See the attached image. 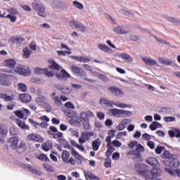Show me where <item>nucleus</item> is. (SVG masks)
I'll return each instance as SVG.
<instances>
[{
	"label": "nucleus",
	"instance_id": "nucleus-3",
	"mask_svg": "<svg viewBox=\"0 0 180 180\" xmlns=\"http://www.w3.org/2000/svg\"><path fill=\"white\" fill-rule=\"evenodd\" d=\"M136 174L144 176L145 180H151V176L148 174L150 173V169L148 165L144 163H136L134 166Z\"/></svg>",
	"mask_w": 180,
	"mask_h": 180
},
{
	"label": "nucleus",
	"instance_id": "nucleus-19",
	"mask_svg": "<svg viewBox=\"0 0 180 180\" xmlns=\"http://www.w3.org/2000/svg\"><path fill=\"white\" fill-rule=\"evenodd\" d=\"M51 98L53 101H54V103L56 106H61V96H60L58 91L52 93Z\"/></svg>",
	"mask_w": 180,
	"mask_h": 180
},
{
	"label": "nucleus",
	"instance_id": "nucleus-10",
	"mask_svg": "<svg viewBox=\"0 0 180 180\" xmlns=\"http://www.w3.org/2000/svg\"><path fill=\"white\" fill-rule=\"evenodd\" d=\"M163 164L167 167H174V168H178V167H179V160L176 159L175 155H173L169 160H163Z\"/></svg>",
	"mask_w": 180,
	"mask_h": 180
},
{
	"label": "nucleus",
	"instance_id": "nucleus-29",
	"mask_svg": "<svg viewBox=\"0 0 180 180\" xmlns=\"http://www.w3.org/2000/svg\"><path fill=\"white\" fill-rule=\"evenodd\" d=\"M98 49L103 53H112V50L109 46H106L105 44H98Z\"/></svg>",
	"mask_w": 180,
	"mask_h": 180
},
{
	"label": "nucleus",
	"instance_id": "nucleus-20",
	"mask_svg": "<svg viewBox=\"0 0 180 180\" xmlns=\"http://www.w3.org/2000/svg\"><path fill=\"white\" fill-rule=\"evenodd\" d=\"M119 58H121L124 63H131L133 61V57L129 55V53H122L118 56Z\"/></svg>",
	"mask_w": 180,
	"mask_h": 180
},
{
	"label": "nucleus",
	"instance_id": "nucleus-21",
	"mask_svg": "<svg viewBox=\"0 0 180 180\" xmlns=\"http://www.w3.org/2000/svg\"><path fill=\"white\" fill-rule=\"evenodd\" d=\"M52 5H53L54 8H56V9H64L65 0H53Z\"/></svg>",
	"mask_w": 180,
	"mask_h": 180
},
{
	"label": "nucleus",
	"instance_id": "nucleus-54",
	"mask_svg": "<svg viewBox=\"0 0 180 180\" xmlns=\"http://www.w3.org/2000/svg\"><path fill=\"white\" fill-rule=\"evenodd\" d=\"M58 55L60 57H65L66 54H72L71 50L69 51H57Z\"/></svg>",
	"mask_w": 180,
	"mask_h": 180
},
{
	"label": "nucleus",
	"instance_id": "nucleus-32",
	"mask_svg": "<svg viewBox=\"0 0 180 180\" xmlns=\"http://www.w3.org/2000/svg\"><path fill=\"white\" fill-rule=\"evenodd\" d=\"M84 176L87 180H99L101 179L98 176H95L91 172H84Z\"/></svg>",
	"mask_w": 180,
	"mask_h": 180
},
{
	"label": "nucleus",
	"instance_id": "nucleus-6",
	"mask_svg": "<svg viewBox=\"0 0 180 180\" xmlns=\"http://www.w3.org/2000/svg\"><path fill=\"white\" fill-rule=\"evenodd\" d=\"M13 72L18 75H22L23 77H29L32 75V69L27 66H16L13 70H10L8 74H13Z\"/></svg>",
	"mask_w": 180,
	"mask_h": 180
},
{
	"label": "nucleus",
	"instance_id": "nucleus-16",
	"mask_svg": "<svg viewBox=\"0 0 180 180\" xmlns=\"http://www.w3.org/2000/svg\"><path fill=\"white\" fill-rule=\"evenodd\" d=\"M19 143V139L17 136H13L8 140V145L10 148L16 150L18 148V143Z\"/></svg>",
	"mask_w": 180,
	"mask_h": 180
},
{
	"label": "nucleus",
	"instance_id": "nucleus-38",
	"mask_svg": "<svg viewBox=\"0 0 180 180\" xmlns=\"http://www.w3.org/2000/svg\"><path fill=\"white\" fill-rule=\"evenodd\" d=\"M41 147L44 151H50L53 147V143L50 141L44 142L42 143Z\"/></svg>",
	"mask_w": 180,
	"mask_h": 180
},
{
	"label": "nucleus",
	"instance_id": "nucleus-44",
	"mask_svg": "<svg viewBox=\"0 0 180 180\" xmlns=\"http://www.w3.org/2000/svg\"><path fill=\"white\" fill-rule=\"evenodd\" d=\"M0 134H1L3 137H6L8 134V127L4 124H0Z\"/></svg>",
	"mask_w": 180,
	"mask_h": 180
},
{
	"label": "nucleus",
	"instance_id": "nucleus-41",
	"mask_svg": "<svg viewBox=\"0 0 180 180\" xmlns=\"http://www.w3.org/2000/svg\"><path fill=\"white\" fill-rule=\"evenodd\" d=\"M61 158L63 162H68V158H70V152L67 150H63Z\"/></svg>",
	"mask_w": 180,
	"mask_h": 180
},
{
	"label": "nucleus",
	"instance_id": "nucleus-26",
	"mask_svg": "<svg viewBox=\"0 0 180 180\" xmlns=\"http://www.w3.org/2000/svg\"><path fill=\"white\" fill-rule=\"evenodd\" d=\"M112 32H115V33H117V34H126L129 33V31H127V30H124L123 27L120 25H117L115 27L112 29Z\"/></svg>",
	"mask_w": 180,
	"mask_h": 180
},
{
	"label": "nucleus",
	"instance_id": "nucleus-63",
	"mask_svg": "<svg viewBox=\"0 0 180 180\" xmlns=\"http://www.w3.org/2000/svg\"><path fill=\"white\" fill-rule=\"evenodd\" d=\"M8 18V19H10L11 22H12V23L16 22V16L15 15H12L11 14H8L6 16V18Z\"/></svg>",
	"mask_w": 180,
	"mask_h": 180
},
{
	"label": "nucleus",
	"instance_id": "nucleus-42",
	"mask_svg": "<svg viewBox=\"0 0 180 180\" xmlns=\"http://www.w3.org/2000/svg\"><path fill=\"white\" fill-rule=\"evenodd\" d=\"M72 6L74 8H76V9H79V11H82V9H84V4L77 0L72 1Z\"/></svg>",
	"mask_w": 180,
	"mask_h": 180
},
{
	"label": "nucleus",
	"instance_id": "nucleus-15",
	"mask_svg": "<svg viewBox=\"0 0 180 180\" xmlns=\"http://www.w3.org/2000/svg\"><path fill=\"white\" fill-rule=\"evenodd\" d=\"M48 63L50 64L49 66V70H52V71H60L62 70L61 65H58L54 59L48 60Z\"/></svg>",
	"mask_w": 180,
	"mask_h": 180
},
{
	"label": "nucleus",
	"instance_id": "nucleus-30",
	"mask_svg": "<svg viewBox=\"0 0 180 180\" xmlns=\"http://www.w3.org/2000/svg\"><path fill=\"white\" fill-rule=\"evenodd\" d=\"M101 144H102V141L99 138H97L92 142V148L94 151H98L99 150V147H101Z\"/></svg>",
	"mask_w": 180,
	"mask_h": 180
},
{
	"label": "nucleus",
	"instance_id": "nucleus-23",
	"mask_svg": "<svg viewBox=\"0 0 180 180\" xmlns=\"http://www.w3.org/2000/svg\"><path fill=\"white\" fill-rule=\"evenodd\" d=\"M71 57L73 58V60L79 61V63H89V61H91V58L88 56H75Z\"/></svg>",
	"mask_w": 180,
	"mask_h": 180
},
{
	"label": "nucleus",
	"instance_id": "nucleus-24",
	"mask_svg": "<svg viewBox=\"0 0 180 180\" xmlns=\"http://www.w3.org/2000/svg\"><path fill=\"white\" fill-rule=\"evenodd\" d=\"M70 152H71L72 157L76 158V160H78L79 162H82V161H84V157H82V155H79V153H78V152H77V150H75V149L74 148H70Z\"/></svg>",
	"mask_w": 180,
	"mask_h": 180
},
{
	"label": "nucleus",
	"instance_id": "nucleus-59",
	"mask_svg": "<svg viewBox=\"0 0 180 180\" xmlns=\"http://www.w3.org/2000/svg\"><path fill=\"white\" fill-rule=\"evenodd\" d=\"M9 131L13 136H15V134H18V133H19V130L15 127H11L9 129Z\"/></svg>",
	"mask_w": 180,
	"mask_h": 180
},
{
	"label": "nucleus",
	"instance_id": "nucleus-55",
	"mask_svg": "<svg viewBox=\"0 0 180 180\" xmlns=\"http://www.w3.org/2000/svg\"><path fill=\"white\" fill-rule=\"evenodd\" d=\"M34 72L35 75H43L44 69L40 68H35L34 69Z\"/></svg>",
	"mask_w": 180,
	"mask_h": 180
},
{
	"label": "nucleus",
	"instance_id": "nucleus-58",
	"mask_svg": "<svg viewBox=\"0 0 180 180\" xmlns=\"http://www.w3.org/2000/svg\"><path fill=\"white\" fill-rule=\"evenodd\" d=\"M126 136H127V131H125L120 132L117 134L116 139H117L118 140H120L123 139V137H126Z\"/></svg>",
	"mask_w": 180,
	"mask_h": 180
},
{
	"label": "nucleus",
	"instance_id": "nucleus-31",
	"mask_svg": "<svg viewBox=\"0 0 180 180\" xmlns=\"http://www.w3.org/2000/svg\"><path fill=\"white\" fill-rule=\"evenodd\" d=\"M0 99H4L5 102H9L10 101H13L15 99L14 95L8 96L5 93L0 92Z\"/></svg>",
	"mask_w": 180,
	"mask_h": 180
},
{
	"label": "nucleus",
	"instance_id": "nucleus-18",
	"mask_svg": "<svg viewBox=\"0 0 180 180\" xmlns=\"http://www.w3.org/2000/svg\"><path fill=\"white\" fill-rule=\"evenodd\" d=\"M161 174H162V170L160 169V167H153V169L150 172L148 175H150L152 178H155V176H161Z\"/></svg>",
	"mask_w": 180,
	"mask_h": 180
},
{
	"label": "nucleus",
	"instance_id": "nucleus-40",
	"mask_svg": "<svg viewBox=\"0 0 180 180\" xmlns=\"http://www.w3.org/2000/svg\"><path fill=\"white\" fill-rule=\"evenodd\" d=\"M149 129L152 131L157 130V129H162V125L158 122H153L149 126Z\"/></svg>",
	"mask_w": 180,
	"mask_h": 180
},
{
	"label": "nucleus",
	"instance_id": "nucleus-4",
	"mask_svg": "<svg viewBox=\"0 0 180 180\" xmlns=\"http://www.w3.org/2000/svg\"><path fill=\"white\" fill-rule=\"evenodd\" d=\"M100 104H101L102 106H108L110 108H112V106H116L117 108H120L121 109H126V108L127 109H131V104H126L124 103H122L117 101H109L105 98L101 99Z\"/></svg>",
	"mask_w": 180,
	"mask_h": 180
},
{
	"label": "nucleus",
	"instance_id": "nucleus-36",
	"mask_svg": "<svg viewBox=\"0 0 180 180\" xmlns=\"http://www.w3.org/2000/svg\"><path fill=\"white\" fill-rule=\"evenodd\" d=\"M25 39L20 37H14L10 39V41L12 44H20Z\"/></svg>",
	"mask_w": 180,
	"mask_h": 180
},
{
	"label": "nucleus",
	"instance_id": "nucleus-13",
	"mask_svg": "<svg viewBox=\"0 0 180 180\" xmlns=\"http://www.w3.org/2000/svg\"><path fill=\"white\" fill-rule=\"evenodd\" d=\"M131 119L126 118L122 120L120 124L116 127V129L118 130V131H122V130H124L129 124H131Z\"/></svg>",
	"mask_w": 180,
	"mask_h": 180
},
{
	"label": "nucleus",
	"instance_id": "nucleus-7",
	"mask_svg": "<svg viewBox=\"0 0 180 180\" xmlns=\"http://www.w3.org/2000/svg\"><path fill=\"white\" fill-rule=\"evenodd\" d=\"M31 5L33 10L37 12L38 16H41V18H47V13L46 12V8L44 6L36 1L32 2Z\"/></svg>",
	"mask_w": 180,
	"mask_h": 180
},
{
	"label": "nucleus",
	"instance_id": "nucleus-64",
	"mask_svg": "<svg viewBox=\"0 0 180 180\" xmlns=\"http://www.w3.org/2000/svg\"><path fill=\"white\" fill-rule=\"evenodd\" d=\"M164 120L166 122H175V117H165Z\"/></svg>",
	"mask_w": 180,
	"mask_h": 180
},
{
	"label": "nucleus",
	"instance_id": "nucleus-14",
	"mask_svg": "<svg viewBox=\"0 0 180 180\" xmlns=\"http://www.w3.org/2000/svg\"><path fill=\"white\" fill-rule=\"evenodd\" d=\"M4 67H6V68H13L15 70V67H16V60L15 58H8L6 59L2 63Z\"/></svg>",
	"mask_w": 180,
	"mask_h": 180
},
{
	"label": "nucleus",
	"instance_id": "nucleus-33",
	"mask_svg": "<svg viewBox=\"0 0 180 180\" xmlns=\"http://www.w3.org/2000/svg\"><path fill=\"white\" fill-rule=\"evenodd\" d=\"M108 136H107L105 141L107 143H111L112 139H113L116 136V130L111 129L108 131Z\"/></svg>",
	"mask_w": 180,
	"mask_h": 180
},
{
	"label": "nucleus",
	"instance_id": "nucleus-1",
	"mask_svg": "<svg viewBox=\"0 0 180 180\" xmlns=\"http://www.w3.org/2000/svg\"><path fill=\"white\" fill-rule=\"evenodd\" d=\"M129 148H130L129 154L131 155H134L136 158H140L141 157V153L146 151L144 146L141 143H139L137 141H133L128 145Z\"/></svg>",
	"mask_w": 180,
	"mask_h": 180
},
{
	"label": "nucleus",
	"instance_id": "nucleus-49",
	"mask_svg": "<svg viewBox=\"0 0 180 180\" xmlns=\"http://www.w3.org/2000/svg\"><path fill=\"white\" fill-rule=\"evenodd\" d=\"M165 171L171 176H176V175L175 169H172L171 167H165Z\"/></svg>",
	"mask_w": 180,
	"mask_h": 180
},
{
	"label": "nucleus",
	"instance_id": "nucleus-5",
	"mask_svg": "<svg viewBox=\"0 0 180 180\" xmlns=\"http://www.w3.org/2000/svg\"><path fill=\"white\" fill-rule=\"evenodd\" d=\"M70 71H72L75 75L80 77V78L84 79V81H87L88 82H95V80L88 78L86 72H85V71H84V70L81 68L77 67L76 65H72L70 68Z\"/></svg>",
	"mask_w": 180,
	"mask_h": 180
},
{
	"label": "nucleus",
	"instance_id": "nucleus-34",
	"mask_svg": "<svg viewBox=\"0 0 180 180\" xmlns=\"http://www.w3.org/2000/svg\"><path fill=\"white\" fill-rule=\"evenodd\" d=\"M35 158H37V160H39L40 161H43L44 162H50V159L47 155H46L44 153H41L40 155H34Z\"/></svg>",
	"mask_w": 180,
	"mask_h": 180
},
{
	"label": "nucleus",
	"instance_id": "nucleus-50",
	"mask_svg": "<svg viewBox=\"0 0 180 180\" xmlns=\"http://www.w3.org/2000/svg\"><path fill=\"white\" fill-rule=\"evenodd\" d=\"M60 89L62 94H65L66 95L71 94V89L68 88L67 86H61Z\"/></svg>",
	"mask_w": 180,
	"mask_h": 180
},
{
	"label": "nucleus",
	"instance_id": "nucleus-2",
	"mask_svg": "<svg viewBox=\"0 0 180 180\" xmlns=\"http://www.w3.org/2000/svg\"><path fill=\"white\" fill-rule=\"evenodd\" d=\"M95 116L93 112L87 111L82 112L79 115V118H77V122L82 123L84 130H89L91 129V124H89V117H94Z\"/></svg>",
	"mask_w": 180,
	"mask_h": 180
},
{
	"label": "nucleus",
	"instance_id": "nucleus-57",
	"mask_svg": "<svg viewBox=\"0 0 180 180\" xmlns=\"http://www.w3.org/2000/svg\"><path fill=\"white\" fill-rule=\"evenodd\" d=\"M76 29H78L79 30V32H85V25H84V24L81 23V22H77V25L76 26Z\"/></svg>",
	"mask_w": 180,
	"mask_h": 180
},
{
	"label": "nucleus",
	"instance_id": "nucleus-56",
	"mask_svg": "<svg viewBox=\"0 0 180 180\" xmlns=\"http://www.w3.org/2000/svg\"><path fill=\"white\" fill-rule=\"evenodd\" d=\"M128 37L129 39V40H132V41H136V40H138V37H136V34H134V32H130L128 34Z\"/></svg>",
	"mask_w": 180,
	"mask_h": 180
},
{
	"label": "nucleus",
	"instance_id": "nucleus-27",
	"mask_svg": "<svg viewBox=\"0 0 180 180\" xmlns=\"http://www.w3.org/2000/svg\"><path fill=\"white\" fill-rule=\"evenodd\" d=\"M65 116H68V117H70V119H75L76 122L77 119H79V116L78 117L77 115V112L75 111H71L70 110H66L65 112Z\"/></svg>",
	"mask_w": 180,
	"mask_h": 180
},
{
	"label": "nucleus",
	"instance_id": "nucleus-46",
	"mask_svg": "<svg viewBox=\"0 0 180 180\" xmlns=\"http://www.w3.org/2000/svg\"><path fill=\"white\" fill-rule=\"evenodd\" d=\"M43 74L46 75V77H54V71L50 70L49 68L44 69Z\"/></svg>",
	"mask_w": 180,
	"mask_h": 180
},
{
	"label": "nucleus",
	"instance_id": "nucleus-12",
	"mask_svg": "<svg viewBox=\"0 0 180 180\" xmlns=\"http://www.w3.org/2000/svg\"><path fill=\"white\" fill-rule=\"evenodd\" d=\"M27 139L29 141H35L37 143H43V141H44V138H43L41 135L36 133L28 134Z\"/></svg>",
	"mask_w": 180,
	"mask_h": 180
},
{
	"label": "nucleus",
	"instance_id": "nucleus-60",
	"mask_svg": "<svg viewBox=\"0 0 180 180\" xmlns=\"http://www.w3.org/2000/svg\"><path fill=\"white\" fill-rule=\"evenodd\" d=\"M117 87H115V86H111L108 88V92H110V94H112V95H115L116 96V93L117 92Z\"/></svg>",
	"mask_w": 180,
	"mask_h": 180
},
{
	"label": "nucleus",
	"instance_id": "nucleus-22",
	"mask_svg": "<svg viewBox=\"0 0 180 180\" xmlns=\"http://www.w3.org/2000/svg\"><path fill=\"white\" fill-rule=\"evenodd\" d=\"M19 99L23 103H29L32 101V96L29 94H20Z\"/></svg>",
	"mask_w": 180,
	"mask_h": 180
},
{
	"label": "nucleus",
	"instance_id": "nucleus-8",
	"mask_svg": "<svg viewBox=\"0 0 180 180\" xmlns=\"http://www.w3.org/2000/svg\"><path fill=\"white\" fill-rule=\"evenodd\" d=\"M94 134H94L93 131H82L80 135V137L79 138V144L85 143L87 141V140H89V139H91V137H94Z\"/></svg>",
	"mask_w": 180,
	"mask_h": 180
},
{
	"label": "nucleus",
	"instance_id": "nucleus-35",
	"mask_svg": "<svg viewBox=\"0 0 180 180\" xmlns=\"http://www.w3.org/2000/svg\"><path fill=\"white\" fill-rule=\"evenodd\" d=\"M147 164L149 165H155V167H160V162L155 158H148L146 159Z\"/></svg>",
	"mask_w": 180,
	"mask_h": 180
},
{
	"label": "nucleus",
	"instance_id": "nucleus-17",
	"mask_svg": "<svg viewBox=\"0 0 180 180\" xmlns=\"http://www.w3.org/2000/svg\"><path fill=\"white\" fill-rule=\"evenodd\" d=\"M60 72V74L55 73L56 77V78H58V79H63V81H67V79H68V78L71 77L70 73H68V72L64 69H61Z\"/></svg>",
	"mask_w": 180,
	"mask_h": 180
},
{
	"label": "nucleus",
	"instance_id": "nucleus-43",
	"mask_svg": "<svg viewBox=\"0 0 180 180\" xmlns=\"http://www.w3.org/2000/svg\"><path fill=\"white\" fill-rule=\"evenodd\" d=\"M115 151V148H113V146H112L111 142H108L107 143V151H106V156L110 157V154Z\"/></svg>",
	"mask_w": 180,
	"mask_h": 180
},
{
	"label": "nucleus",
	"instance_id": "nucleus-51",
	"mask_svg": "<svg viewBox=\"0 0 180 180\" xmlns=\"http://www.w3.org/2000/svg\"><path fill=\"white\" fill-rule=\"evenodd\" d=\"M121 115H124V117H130V116H133V112L130 110H121Z\"/></svg>",
	"mask_w": 180,
	"mask_h": 180
},
{
	"label": "nucleus",
	"instance_id": "nucleus-11",
	"mask_svg": "<svg viewBox=\"0 0 180 180\" xmlns=\"http://www.w3.org/2000/svg\"><path fill=\"white\" fill-rule=\"evenodd\" d=\"M36 103L39 106H42L46 109H50V105L49 104V101L47 98L43 96H41L35 99Z\"/></svg>",
	"mask_w": 180,
	"mask_h": 180
},
{
	"label": "nucleus",
	"instance_id": "nucleus-9",
	"mask_svg": "<svg viewBox=\"0 0 180 180\" xmlns=\"http://www.w3.org/2000/svg\"><path fill=\"white\" fill-rule=\"evenodd\" d=\"M11 75H6L5 73H0V85L3 86H9L12 84L11 82Z\"/></svg>",
	"mask_w": 180,
	"mask_h": 180
},
{
	"label": "nucleus",
	"instance_id": "nucleus-25",
	"mask_svg": "<svg viewBox=\"0 0 180 180\" xmlns=\"http://www.w3.org/2000/svg\"><path fill=\"white\" fill-rule=\"evenodd\" d=\"M142 60L145 64H147V65H150L151 67L157 65V60L153 59L150 57H143L142 58Z\"/></svg>",
	"mask_w": 180,
	"mask_h": 180
},
{
	"label": "nucleus",
	"instance_id": "nucleus-48",
	"mask_svg": "<svg viewBox=\"0 0 180 180\" xmlns=\"http://www.w3.org/2000/svg\"><path fill=\"white\" fill-rule=\"evenodd\" d=\"M30 82H32L33 84H44L45 81L43 79L32 77L30 79Z\"/></svg>",
	"mask_w": 180,
	"mask_h": 180
},
{
	"label": "nucleus",
	"instance_id": "nucleus-45",
	"mask_svg": "<svg viewBox=\"0 0 180 180\" xmlns=\"http://www.w3.org/2000/svg\"><path fill=\"white\" fill-rule=\"evenodd\" d=\"M174 155H172L169 153V151L168 150H165L162 154V157L163 158H165V160H163V161H169V160L172 158V157Z\"/></svg>",
	"mask_w": 180,
	"mask_h": 180
},
{
	"label": "nucleus",
	"instance_id": "nucleus-47",
	"mask_svg": "<svg viewBox=\"0 0 180 180\" xmlns=\"http://www.w3.org/2000/svg\"><path fill=\"white\" fill-rule=\"evenodd\" d=\"M18 153H25L26 151V143L21 141L18 147Z\"/></svg>",
	"mask_w": 180,
	"mask_h": 180
},
{
	"label": "nucleus",
	"instance_id": "nucleus-62",
	"mask_svg": "<svg viewBox=\"0 0 180 180\" xmlns=\"http://www.w3.org/2000/svg\"><path fill=\"white\" fill-rule=\"evenodd\" d=\"M9 13H12L13 15H18L19 13V11H18L15 8H11L7 9Z\"/></svg>",
	"mask_w": 180,
	"mask_h": 180
},
{
	"label": "nucleus",
	"instance_id": "nucleus-37",
	"mask_svg": "<svg viewBox=\"0 0 180 180\" xmlns=\"http://www.w3.org/2000/svg\"><path fill=\"white\" fill-rule=\"evenodd\" d=\"M32 50L28 47H25L22 49V58H29L32 54Z\"/></svg>",
	"mask_w": 180,
	"mask_h": 180
},
{
	"label": "nucleus",
	"instance_id": "nucleus-53",
	"mask_svg": "<svg viewBox=\"0 0 180 180\" xmlns=\"http://www.w3.org/2000/svg\"><path fill=\"white\" fill-rule=\"evenodd\" d=\"M18 89L21 92H27V86H26L24 83H19L18 84Z\"/></svg>",
	"mask_w": 180,
	"mask_h": 180
},
{
	"label": "nucleus",
	"instance_id": "nucleus-52",
	"mask_svg": "<svg viewBox=\"0 0 180 180\" xmlns=\"http://www.w3.org/2000/svg\"><path fill=\"white\" fill-rule=\"evenodd\" d=\"M44 168L48 172H54V167H53L47 163L44 164Z\"/></svg>",
	"mask_w": 180,
	"mask_h": 180
},
{
	"label": "nucleus",
	"instance_id": "nucleus-61",
	"mask_svg": "<svg viewBox=\"0 0 180 180\" xmlns=\"http://www.w3.org/2000/svg\"><path fill=\"white\" fill-rule=\"evenodd\" d=\"M113 144L114 147H116L117 148H119V147L122 146V142L120 141L114 140L111 143V146Z\"/></svg>",
	"mask_w": 180,
	"mask_h": 180
},
{
	"label": "nucleus",
	"instance_id": "nucleus-28",
	"mask_svg": "<svg viewBox=\"0 0 180 180\" xmlns=\"http://www.w3.org/2000/svg\"><path fill=\"white\" fill-rule=\"evenodd\" d=\"M15 123L18 126V127L22 129V130H29L30 129L29 125L25 124V122H23V121H22V120H20L19 119H17L15 120Z\"/></svg>",
	"mask_w": 180,
	"mask_h": 180
},
{
	"label": "nucleus",
	"instance_id": "nucleus-39",
	"mask_svg": "<svg viewBox=\"0 0 180 180\" xmlns=\"http://www.w3.org/2000/svg\"><path fill=\"white\" fill-rule=\"evenodd\" d=\"M109 113L115 117H119V115H122V109L111 108L109 110Z\"/></svg>",
	"mask_w": 180,
	"mask_h": 180
}]
</instances>
